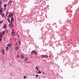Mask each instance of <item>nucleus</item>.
<instances>
[{
	"instance_id": "f257e3e1",
	"label": "nucleus",
	"mask_w": 79,
	"mask_h": 79,
	"mask_svg": "<svg viewBox=\"0 0 79 79\" xmlns=\"http://www.w3.org/2000/svg\"><path fill=\"white\" fill-rule=\"evenodd\" d=\"M8 17H10L11 18V22L10 23H13V16L11 14V13H9V15L8 16Z\"/></svg>"
},
{
	"instance_id": "f03ea898",
	"label": "nucleus",
	"mask_w": 79,
	"mask_h": 79,
	"mask_svg": "<svg viewBox=\"0 0 79 79\" xmlns=\"http://www.w3.org/2000/svg\"><path fill=\"white\" fill-rule=\"evenodd\" d=\"M36 74H41V72L40 71L39 69H38L36 71Z\"/></svg>"
},
{
	"instance_id": "7ed1b4c3",
	"label": "nucleus",
	"mask_w": 79,
	"mask_h": 79,
	"mask_svg": "<svg viewBox=\"0 0 79 79\" xmlns=\"http://www.w3.org/2000/svg\"><path fill=\"white\" fill-rule=\"evenodd\" d=\"M12 34L13 36L15 35V32L14 31L12 32Z\"/></svg>"
},
{
	"instance_id": "20e7f679",
	"label": "nucleus",
	"mask_w": 79,
	"mask_h": 79,
	"mask_svg": "<svg viewBox=\"0 0 79 79\" xmlns=\"http://www.w3.org/2000/svg\"><path fill=\"white\" fill-rule=\"evenodd\" d=\"M32 54H34V53H35V55H36V54H37V52H36L35 51H32Z\"/></svg>"
},
{
	"instance_id": "39448f33",
	"label": "nucleus",
	"mask_w": 79,
	"mask_h": 79,
	"mask_svg": "<svg viewBox=\"0 0 79 79\" xmlns=\"http://www.w3.org/2000/svg\"><path fill=\"white\" fill-rule=\"evenodd\" d=\"M3 27L5 29L6 27V23H4Z\"/></svg>"
},
{
	"instance_id": "423d86ee",
	"label": "nucleus",
	"mask_w": 79,
	"mask_h": 79,
	"mask_svg": "<svg viewBox=\"0 0 79 79\" xmlns=\"http://www.w3.org/2000/svg\"><path fill=\"white\" fill-rule=\"evenodd\" d=\"M1 14V15L2 16H3V17H5V15L2 13H1V14Z\"/></svg>"
},
{
	"instance_id": "0eeeda50",
	"label": "nucleus",
	"mask_w": 79,
	"mask_h": 79,
	"mask_svg": "<svg viewBox=\"0 0 79 79\" xmlns=\"http://www.w3.org/2000/svg\"><path fill=\"white\" fill-rule=\"evenodd\" d=\"M7 46H8V47H11V45L10 44H7Z\"/></svg>"
},
{
	"instance_id": "6e6552de",
	"label": "nucleus",
	"mask_w": 79,
	"mask_h": 79,
	"mask_svg": "<svg viewBox=\"0 0 79 79\" xmlns=\"http://www.w3.org/2000/svg\"><path fill=\"white\" fill-rule=\"evenodd\" d=\"M9 26H10V27H13V24H10L9 25Z\"/></svg>"
},
{
	"instance_id": "1a4fd4ad",
	"label": "nucleus",
	"mask_w": 79,
	"mask_h": 79,
	"mask_svg": "<svg viewBox=\"0 0 79 79\" xmlns=\"http://www.w3.org/2000/svg\"><path fill=\"white\" fill-rule=\"evenodd\" d=\"M8 49H9V48H8V47H6V51L7 52H8Z\"/></svg>"
},
{
	"instance_id": "9d476101",
	"label": "nucleus",
	"mask_w": 79,
	"mask_h": 79,
	"mask_svg": "<svg viewBox=\"0 0 79 79\" xmlns=\"http://www.w3.org/2000/svg\"><path fill=\"white\" fill-rule=\"evenodd\" d=\"M7 20L8 21L9 23H10V19H9V18H7Z\"/></svg>"
},
{
	"instance_id": "9b49d317",
	"label": "nucleus",
	"mask_w": 79,
	"mask_h": 79,
	"mask_svg": "<svg viewBox=\"0 0 79 79\" xmlns=\"http://www.w3.org/2000/svg\"><path fill=\"white\" fill-rule=\"evenodd\" d=\"M21 58H24V56L23 55H21Z\"/></svg>"
},
{
	"instance_id": "f8f14e48",
	"label": "nucleus",
	"mask_w": 79,
	"mask_h": 79,
	"mask_svg": "<svg viewBox=\"0 0 79 79\" xmlns=\"http://www.w3.org/2000/svg\"><path fill=\"white\" fill-rule=\"evenodd\" d=\"M39 69V67L36 66L35 67V69Z\"/></svg>"
},
{
	"instance_id": "ddd939ff",
	"label": "nucleus",
	"mask_w": 79,
	"mask_h": 79,
	"mask_svg": "<svg viewBox=\"0 0 79 79\" xmlns=\"http://www.w3.org/2000/svg\"><path fill=\"white\" fill-rule=\"evenodd\" d=\"M41 57H42V58H44L45 55H41Z\"/></svg>"
},
{
	"instance_id": "4468645a",
	"label": "nucleus",
	"mask_w": 79,
	"mask_h": 79,
	"mask_svg": "<svg viewBox=\"0 0 79 79\" xmlns=\"http://www.w3.org/2000/svg\"><path fill=\"white\" fill-rule=\"evenodd\" d=\"M4 51H5V49H2V52H4Z\"/></svg>"
},
{
	"instance_id": "2eb2a0df",
	"label": "nucleus",
	"mask_w": 79,
	"mask_h": 79,
	"mask_svg": "<svg viewBox=\"0 0 79 79\" xmlns=\"http://www.w3.org/2000/svg\"><path fill=\"white\" fill-rule=\"evenodd\" d=\"M2 33L3 34H5V31H3L2 32Z\"/></svg>"
},
{
	"instance_id": "dca6fc26",
	"label": "nucleus",
	"mask_w": 79,
	"mask_h": 79,
	"mask_svg": "<svg viewBox=\"0 0 79 79\" xmlns=\"http://www.w3.org/2000/svg\"><path fill=\"white\" fill-rule=\"evenodd\" d=\"M6 16L7 17L8 16V12H6Z\"/></svg>"
},
{
	"instance_id": "f3484780",
	"label": "nucleus",
	"mask_w": 79,
	"mask_h": 79,
	"mask_svg": "<svg viewBox=\"0 0 79 79\" xmlns=\"http://www.w3.org/2000/svg\"><path fill=\"white\" fill-rule=\"evenodd\" d=\"M26 77H26V76H24L23 77V78L24 79H26Z\"/></svg>"
},
{
	"instance_id": "a211bd4d",
	"label": "nucleus",
	"mask_w": 79,
	"mask_h": 79,
	"mask_svg": "<svg viewBox=\"0 0 79 79\" xmlns=\"http://www.w3.org/2000/svg\"><path fill=\"white\" fill-rule=\"evenodd\" d=\"M19 45H20V44H21V41H20V40H19Z\"/></svg>"
},
{
	"instance_id": "6ab92c4d",
	"label": "nucleus",
	"mask_w": 79,
	"mask_h": 79,
	"mask_svg": "<svg viewBox=\"0 0 79 79\" xmlns=\"http://www.w3.org/2000/svg\"><path fill=\"white\" fill-rule=\"evenodd\" d=\"M27 60V58L26 57L24 59V61H26V60Z\"/></svg>"
},
{
	"instance_id": "aec40b11",
	"label": "nucleus",
	"mask_w": 79,
	"mask_h": 79,
	"mask_svg": "<svg viewBox=\"0 0 79 79\" xmlns=\"http://www.w3.org/2000/svg\"><path fill=\"white\" fill-rule=\"evenodd\" d=\"M2 13V10H0V14H1Z\"/></svg>"
},
{
	"instance_id": "412c9836",
	"label": "nucleus",
	"mask_w": 79,
	"mask_h": 79,
	"mask_svg": "<svg viewBox=\"0 0 79 79\" xmlns=\"http://www.w3.org/2000/svg\"><path fill=\"white\" fill-rule=\"evenodd\" d=\"M4 6L5 7H6V6H7V5H6V4H4Z\"/></svg>"
},
{
	"instance_id": "4be33fe9",
	"label": "nucleus",
	"mask_w": 79,
	"mask_h": 79,
	"mask_svg": "<svg viewBox=\"0 0 79 79\" xmlns=\"http://www.w3.org/2000/svg\"><path fill=\"white\" fill-rule=\"evenodd\" d=\"M18 49V47H17L16 48H15L16 50H17Z\"/></svg>"
},
{
	"instance_id": "5701e85b",
	"label": "nucleus",
	"mask_w": 79,
	"mask_h": 79,
	"mask_svg": "<svg viewBox=\"0 0 79 79\" xmlns=\"http://www.w3.org/2000/svg\"><path fill=\"white\" fill-rule=\"evenodd\" d=\"M9 3H10V5H11V3H12V1H10Z\"/></svg>"
},
{
	"instance_id": "b1692460",
	"label": "nucleus",
	"mask_w": 79,
	"mask_h": 79,
	"mask_svg": "<svg viewBox=\"0 0 79 79\" xmlns=\"http://www.w3.org/2000/svg\"><path fill=\"white\" fill-rule=\"evenodd\" d=\"M45 57L47 58L48 57V55H46L45 56Z\"/></svg>"
},
{
	"instance_id": "393cba45",
	"label": "nucleus",
	"mask_w": 79,
	"mask_h": 79,
	"mask_svg": "<svg viewBox=\"0 0 79 79\" xmlns=\"http://www.w3.org/2000/svg\"><path fill=\"white\" fill-rule=\"evenodd\" d=\"M39 75H36L35 76V77H39Z\"/></svg>"
},
{
	"instance_id": "a878e982",
	"label": "nucleus",
	"mask_w": 79,
	"mask_h": 79,
	"mask_svg": "<svg viewBox=\"0 0 79 79\" xmlns=\"http://www.w3.org/2000/svg\"><path fill=\"white\" fill-rule=\"evenodd\" d=\"M2 1H0V4L1 5H2Z\"/></svg>"
},
{
	"instance_id": "bb28decb",
	"label": "nucleus",
	"mask_w": 79,
	"mask_h": 79,
	"mask_svg": "<svg viewBox=\"0 0 79 79\" xmlns=\"http://www.w3.org/2000/svg\"><path fill=\"white\" fill-rule=\"evenodd\" d=\"M17 58H19V56L18 55L17 56Z\"/></svg>"
},
{
	"instance_id": "cd10ccee",
	"label": "nucleus",
	"mask_w": 79,
	"mask_h": 79,
	"mask_svg": "<svg viewBox=\"0 0 79 79\" xmlns=\"http://www.w3.org/2000/svg\"><path fill=\"white\" fill-rule=\"evenodd\" d=\"M15 45H18V43H15Z\"/></svg>"
},
{
	"instance_id": "c85d7f7f",
	"label": "nucleus",
	"mask_w": 79,
	"mask_h": 79,
	"mask_svg": "<svg viewBox=\"0 0 79 79\" xmlns=\"http://www.w3.org/2000/svg\"><path fill=\"white\" fill-rule=\"evenodd\" d=\"M2 54L3 55H5V52H2Z\"/></svg>"
},
{
	"instance_id": "c756f323",
	"label": "nucleus",
	"mask_w": 79,
	"mask_h": 79,
	"mask_svg": "<svg viewBox=\"0 0 79 79\" xmlns=\"http://www.w3.org/2000/svg\"><path fill=\"white\" fill-rule=\"evenodd\" d=\"M0 37L1 38H2V35H0Z\"/></svg>"
},
{
	"instance_id": "7c9ffc66",
	"label": "nucleus",
	"mask_w": 79,
	"mask_h": 79,
	"mask_svg": "<svg viewBox=\"0 0 79 79\" xmlns=\"http://www.w3.org/2000/svg\"><path fill=\"white\" fill-rule=\"evenodd\" d=\"M12 32H13V31H14V29H12Z\"/></svg>"
},
{
	"instance_id": "2f4dec72",
	"label": "nucleus",
	"mask_w": 79,
	"mask_h": 79,
	"mask_svg": "<svg viewBox=\"0 0 79 79\" xmlns=\"http://www.w3.org/2000/svg\"><path fill=\"white\" fill-rule=\"evenodd\" d=\"M1 23H3V21L1 22Z\"/></svg>"
},
{
	"instance_id": "473e14b6",
	"label": "nucleus",
	"mask_w": 79,
	"mask_h": 79,
	"mask_svg": "<svg viewBox=\"0 0 79 79\" xmlns=\"http://www.w3.org/2000/svg\"><path fill=\"white\" fill-rule=\"evenodd\" d=\"M2 39H0V42H1L2 41Z\"/></svg>"
},
{
	"instance_id": "72a5a7b5",
	"label": "nucleus",
	"mask_w": 79,
	"mask_h": 79,
	"mask_svg": "<svg viewBox=\"0 0 79 79\" xmlns=\"http://www.w3.org/2000/svg\"><path fill=\"white\" fill-rule=\"evenodd\" d=\"M27 65L28 66H29V64H27Z\"/></svg>"
},
{
	"instance_id": "f704fd0d",
	"label": "nucleus",
	"mask_w": 79,
	"mask_h": 79,
	"mask_svg": "<svg viewBox=\"0 0 79 79\" xmlns=\"http://www.w3.org/2000/svg\"><path fill=\"white\" fill-rule=\"evenodd\" d=\"M1 10H2V9H3V8H1Z\"/></svg>"
},
{
	"instance_id": "c9c22d12",
	"label": "nucleus",
	"mask_w": 79,
	"mask_h": 79,
	"mask_svg": "<svg viewBox=\"0 0 79 79\" xmlns=\"http://www.w3.org/2000/svg\"><path fill=\"white\" fill-rule=\"evenodd\" d=\"M18 38H19V36H18Z\"/></svg>"
},
{
	"instance_id": "e433bc0d",
	"label": "nucleus",
	"mask_w": 79,
	"mask_h": 79,
	"mask_svg": "<svg viewBox=\"0 0 79 79\" xmlns=\"http://www.w3.org/2000/svg\"><path fill=\"white\" fill-rule=\"evenodd\" d=\"M43 74H45V73H43Z\"/></svg>"
},
{
	"instance_id": "4c0bfd02",
	"label": "nucleus",
	"mask_w": 79,
	"mask_h": 79,
	"mask_svg": "<svg viewBox=\"0 0 79 79\" xmlns=\"http://www.w3.org/2000/svg\"><path fill=\"white\" fill-rule=\"evenodd\" d=\"M11 41L13 40V39H11Z\"/></svg>"
},
{
	"instance_id": "58836bf2",
	"label": "nucleus",
	"mask_w": 79,
	"mask_h": 79,
	"mask_svg": "<svg viewBox=\"0 0 79 79\" xmlns=\"http://www.w3.org/2000/svg\"><path fill=\"white\" fill-rule=\"evenodd\" d=\"M13 14H14V13H12V14L13 15Z\"/></svg>"
},
{
	"instance_id": "ea45409f",
	"label": "nucleus",
	"mask_w": 79,
	"mask_h": 79,
	"mask_svg": "<svg viewBox=\"0 0 79 79\" xmlns=\"http://www.w3.org/2000/svg\"><path fill=\"white\" fill-rule=\"evenodd\" d=\"M0 39H2V38H0Z\"/></svg>"
},
{
	"instance_id": "a19ab883",
	"label": "nucleus",
	"mask_w": 79,
	"mask_h": 79,
	"mask_svg": "<svg viewBox=\"0 0 79 79\" xmlns=\"http://www.w3.org/2000/svg\"><path fill=\"white\" fill-rule=\"evenodd\" d=\"M39 78H40V77H39Z\"/></svg>"
},
{
	"instance_id": "79ce46f5",
	"label": "nucleus",
	"mask_w": 79,
	"mask_h": 79,
	"mask_svg": "<svg viewBox=\"0 0 79 79\" xmlns=\"http://www.w3.org/2000/svg\"><path fill=\"white\" fill-rule=\"evenodd\" d=\"M0 7H1V6H0Z\"/></svg>"
},
{
	"instance_id": "37998d69",
	"label": "nucleus",
	"mask_w": 79,
	"mask_h": 79,
	"mask_svg": "<svg viewBox=\"0 0 79 79\" xmlns=\"http://www.w3.org/2000/svg\"><path fill=\"white\" fill-rule=\"evenodd\" d=\"M18 35H19L18 34Z\"/></svg>"
}]
</instances>
